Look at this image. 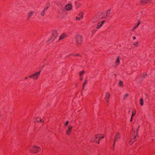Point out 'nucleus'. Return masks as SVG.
Returning <instances> with one entry per match:
<instances>
[{
    "label": "nucleus",
    "mask_w": 155,
    "mask_h": 155,
    "mask_svg": "<svg viewBox=\"0 0 155 155\" xmlns=\"http://www.w3.org/2000/svg\"><path fill=\"white\" fill-rule=\"evenodd\" d=\"M75 41L77 45H80L82 41V36L79 35H77L75 37Z\"/></svg>",
    "instance_id": "1"
},
{
    "label": "nucleus",
    "mask_w": 155,
    "mask_h": 155,
    "mask_svg": "<svg viewBox=\"0 0 155 155\" xmlns=\"http://www.w3.org/2000/svg\"><path fill=\"white\" fill-rule=\"evenodd\" d=\"M120 134L119 133L117 132L114 138V143L113 144V147H114L115 143L116 141H117V139L118 138H120Z\"/></svg>",
    "instance_id": "2"
},
{
    "label": "nucleus",
    "mask_w": 155,
    "mask_h": 155,
    "mask_svg": "<svg viewBox=\"0 0 155 155\" xmlns=\"http://www.w3.org/2000/svg\"><path fill=\"white\" fill-rule=\"evenodd\" d=\"M110 96V94L109 92H107L106 93L105 96V99L107 102H109V99Z\"/></svg>",
    "instance_id": "3"
},
{
    "label": "nucleus",
    "mask_w": 155,
    "mask_h": 155,
    "mask_svg": "<svg viewBox=\"0 0 155 155\" xmlns=\"http://www.w3.org/2000/svg\"><path fill=\"white\" fill-rule=\"evenodd\" d=\"M41 72L40 71H39L36 73L34 74L33 75V79H37L38 78V77L40 74V73Z\"/></svg>",
    "instance_id": "4"
},
{
    "label": "nucleus",
    "mask_w": 155,
    "mask_h": 155,
    "mask_svg": "<svg viewBox=\"0 0 155 155\" xmlns=\"http://www.w3.org/2000/svg\"><path fill=\"white\" fill-rule=\"evenodd\" d=\"M72 6L71 5L68 4L66 5L65 8L67 11H69L72 9Z\"/></svg>",
    "instance_id": "5"
},
{
    "label": "nucleus",
    "mask_w": 155,
    "mask_h": 155,
    "mask_svg": "<svg viewBox=\"0 0 155 155\" xmlns=\"http://www.w3.org/2000/svg\"><path fill=\"white\" fill-rule=\"evenodd\" d=\"M58 32L56 30H54L53 33L52 37V39L53 40L55 39L58 36Z\"/></svg>",
    "instance_id": "6"
},
{
    "label": "nucleus",
    "mask_w": 155,
    "mask_h": 155,
    "mask_svg": "<svg viewBox=\"0 0 155 155\" xmlns=\"http://www.w3.org/2000/svg\"><path fill=\"white\" fill-rule=\"evenodd\" d=\"M104 134H98L96 135V138H99V140L101 138H104Z\"/></svg>",
    "instance_id": "7"
},
{
    "label": "nucleus",
    "mask_w": 155,
    "mask_h": 155,
    "mask_svg": "<svg viewBox=\"0 0 155 155\" xmlns=\"http://www.w3.org/2000/svg\"><path fill=\"white\" fill-rule=\"evenodd\" d=\"M91 142H94L95 143H97L98 144L99 143V139L98 138L97 139L96 138V137H95V139L94 138H92L91 140Z\"/></svg>",
    "instance_id": "8"
},
{
    "label": "nucleus",
    "mask_w": 155,
    "mask_h": 155,
    "mask_svg": "<svg viewBox=\"0 0 155 155\" xmlns=\"http://www.w3.org/2000/svg\"><path fill=\"white\" fill-rule=\"evenodd\" d=\"M66 35L64 33H62L59 37V41L64 39L66 37Z\"/></svg>",
    "instance_id": "9"
},
{
    "label": "nucleus",
    "mask_w": 155,
    "mask_h": 155,
    "mask_svg": "<svg viewBox=\"0 0 155 155\" xmlns=\"http://www.w3.org/2000/svg\"><path fill=\"white\" fill-rule=\"evenodd\" d=\"M72 126H69L68 127V129L66 131V133L68 134H70V132L71 131V130L72 128Z\"/></svg>",
    "instance_id": "10"
},
{
    "label": "nucleus",
    "mask_w": 155,
    "mask_h": 155,
    "mask_svg": "<svg viewBox=\"0 0 155 155\" xmlns=\"http://www.w3.org/2000/svg\"><path fill=\"white\" fill-rule=\"evenodd\" d=\"M150 0H140L141 3L142 5L148 3Z\"/></svg>",
    "instance_id": "11"
},
{
    "label": "nucleus",
    "mask_w": 155,
    "mask_h": 155,
    "mask_svg": "<svg viewBox=\"0 0 155 155\" xmlns=\"http://www.w3.org/2000/svg\"><path fill=\"white\" fill-rule=\"evenodd\" d=\"M99 17L98 15H96L95 17L93 18L92 19V21L93 22H95L99 19Z\"/></svg>",
    "instance_id": "12"
},
{
    "label": "nucleus",
    "mask_w": 155,
    "mask_h": 155,
    "mask_svg": "<svg viewBox=\"0 0 155 155\" xmlns=\"http://www.w3.org/2000/svg\"><path fill=\"white\" fill-rule=\"evenodd\" d=\"M33 147L35 149H33L34 151H35V153H37L38 151L40 150V147H37L35 146H34Z\"/></svg>",
    "instance_id": "13"
},
{
    "label": "nucleus",
    "mask_w": 155,
    "mask_h": 155,
    "mask_svg": "<svg viewBox=\"0 0 155 155\" xmlns=\"http://www.w3.org/2000/svg\"><path fill=\"white\" fill-rule=\"evenodd\" d=\"M35 13L34 11H31L29 12L28 13V18H30Z\"/></svg>",
    "instance_id": "14"
},
{
    "label": "nucleus",
    "mask_w": 155,
    "mask_h": 155,
    "mask_svg": "<svg viewBox=\"0 0 155 155\" xmlns=\"http://www.w3.org/2000/svg\"><path fill=\"white\" fill-rule=\"evenodd\" d=\"M118 84L120 87H123L124 86L123 81L121 80H119Z\"/></svg>",
    "instance_id": "15"
},
{
    "label": "nucleus",
    "mask_w": 155,
    "mask_h": 155,
    "mask_svg": "<svg viewBox=\"0 0 155 155\" xmlns=\"http://www.w3.org/2000/svg\"><path fill=\"white\" fill-rule=\"evenodd\" d=\"M140 104L141 106H142L143 105V98H141L140 100Z\"/></svg>",
    "instance_id": "16"
},
{
    "label": "nucleus",
    "mask_w": 155,
    "mask_h": 155,
    "mask_svg": "<svg viewBox=\"0 0 155 155\" xmlns=\"http://www.w3.org/2000/svg\"><path fill=\"white\" fill-rule=\"evenodd\" d=\"M111 13V10L110 9H108L107 10L106 13V16H107L110 15Z\"/></svg>",
    "instance_id": "17"
},
{
    "label": "nucleus",
    "mask_w": 155,
    "mask_h": 155,
    "mask_svg": "<svg viewBox=\"0 0 155 155\" xmlns=\"http://www.w3.org/2000/svg\"><path fill=\"white\" fill-rule=\"evenodd\" d=\"M74 4L77 8H78L79 5H81V4L80 3H78L76 1H75L74 2Z\"/></svg>",
    "instance_id": "18"
},
{
    "label": "nucleus",
    "mask_w": 155,
    "mask_h": 155,
    "mask_svg": "<svg viewBox=\"0 0 155 155\" xmlns=\"http://www.w3.org/2000/svg\"><path fill=\"white\" fill-rule=\"evenodd\" d=\"M87 82V79H86L84 81V82L83 84V89H84V87L85 86V84Z\"/></svg>",
    "instance_id": "19"
},
{
    "label": "nucleus",
    "mask_w": 155,
    "mask_h": 155,
    "mask_svg": "<svg viewBox=\"0 0 155 155\" xmlns=\"http://www.w3.org/2000/svg\"><path fill=\"white\" fill-rule=\"evenodd\" d=\"M78 15L81 17V18H83V12H80L78 14Z\"/></svg>",
    "instance_id": "20"
},
{
    "label": "nucleus",
    "mask_w": 155,
    "mask_h": 155,
    "mask_svg": "<svg viewBox=\"0 0 155 155\" xmlns=\"http://www.w3.org/2000/svg\"><path fill=\"white\" fill-rule=\"evenodd\" d=\"M140 21L139 20L138 21V23L137 24V25H136L134 27V29H136L137 28V27L139 26V25L140 24Z\"/></svg>",
    "instance_id": "21"
},
{
    "label": "nucleus",
    "mask_w": 155,
    "mask_h": 155,
    "mask_svg": "<svg viewBox=\"0 0 155 155\" xmlns=\"http://www.w3.org/2000/svg\"><path fill=\"white\" fill-rule=\"evenodd\" d=\"M133 131L132 132V134L133 136H134V135H137L136 134L135 131L134 130V129H132Z\"/></svg>",
    "instance_id": "22"
},
{
    "label": "nucleus",
    "mask_w": 155,
    "mask_h": 155,
    "mask_svg": "<svg viewBox=\"0 0 155 155\" xmlns=\"http://www.w3.org/2000/svg\"><path fill=\"white\" fill-rule=\"evenodd\" d=\"M50 3L49 2H48L47 3V5H48V6H46V7H45V10H46L47 9H48V8H49V5H50Z\"/></svg>",
    "instance_id": "23"
},
{
    "label": "nucleus",
    "mask_w": 155,
    "mask_h": 155,
    "mask_svg": "<svg viewBox=\"0 0 155 155\" xmlns=\"http://www.w3.org/2000/svg\"><path fill=\"white\" fill-rule=\"evenodd\" d=\"M136 110H134L133 111L132 116H131L132 117H133V116L136 114Z\"/></svg>",
    "instance_id": "24"
},
{
    "label": "nucleus",
    "mask_w": 155,
    "mask_h": 155,
    "mask_svg": "<svg viewBox=\"0 0 155 155\" xmlns=\"http://www.w3.org/2000/svg\"><path fill=\"white\" fill-rule=\"evenodd\" d=\"M116 63H118V64L119 63H120V58H119V57H118L117 58V59L116 60Z\"/></svg>",
    "instance_id": "25"
},
{
    "label": "nucleus",
    "mask_w": 155,
    "mask_h": 155,
    "mask_svg": "<svg viewBox=\"0 0 155 155\" xmlns=\"http://www.w3.org/2000/svg\"><path fill=\"white\" fill-rule=\"evenodd\" d=\"M138 43L137 42H134L133 45H135V46H136V47H137L138 45Z\"/></svg>",
    "instance_id": "26"
},
{
    "label": "nucleus",
    "mask_w": 155,
    "mask_h": 155,
    "mask_svg": "<svg viewBox=\"0 0 155 155\" xmlns=\"http://www.w3.org/2000/svg\"><path fill=\"white\" fill-rule=\"evenodd\" d=\"M133 137V139L134 140V141H136L137 140L136 137V135H134Z\"/></svg>",
    "instance_id": "27"
},
{
    "label": "nucleus",
    "mask_w": 155,
    "mask_h": 155,
    "mask_svg": "<svg viewBox=\"0 0 155 155\" xmlns=\"http://www.w3.org/2000/svg\"><path fill=\"white\" fill-rule=\"evenodd\" d=\"M128 96H129V94H125V95L124 97V99H125V98L126 97H128Z\"/></svg>",
    "instance_id": "28"
},
{
    "label": "nucleus",
    "mask_w": 155,
    "mask_h": 155,
    "mask_svg": "<svg viewBox=\"0 0 155 155\" xmlns=\"http://www.w3.org/2000/svg\"><path fill=\"white\" fill-rule=\"evenodd\" d=\"M45 10L44 9V11H43L41 13V15H42V16H43L44 15V13H45Z\"/></svg>",
    "instance_id": "29"
},
{
    "label": "nucleus",
    "mask_w": 155,
    "mask_h": 155,
    "mask_svg": "<svg viewBox=\"0 0 155 155\" xmlns=\"http://www.w3.org/2000/svg\"><path fill=\"white\" fill-rule=\"evenodd\" d=\"M145 94L146 95V97L145 98V99H148L149 98V97L148 96V94L147 93H145Z\"/></svg>",
    "instance_id": "30"
},
{
    "label": "nucleus",
    "mask_w": 155,
    "mask_h": 155,
    "mask_svg": "<svg viewBox=\"0 0 155 155\" xmlns=\"http://www.w3.org/2000/svg\"><path fill=\"white\" fill-rule=\"evenodd\" d=\"M105 20H104V21H103L101 22V24L100 25V26H102V25L105 23Z\"/></svg>",
    "instance_id": "31"
},
{
    "label": "nucleus",
    "mask_w": 155,
    "mask_h": 155,
    "mask_svg": "<svg viewBox=\"0 0 155 155\" xmlns=\"http://www.w3.org/2000/svg\"><path fill=\"white\" fill-rule=\"evenodd\" d=\"M84 72V71H82L80 72L79 73V75H81Z\"/></svg>",
    "instance_id": "32"
},
{
    "label": "nucleus",
    "mask_w": 155,
    "mask_h": 155,
    "mask_svg": "<svg viewBox=\"0 0 155 155\" xmlns=\"http://www.w3.org/2000/svg\"><path fill=\"white\" fill-rule=\"evenodd\" d=\"M132 139L131 138L130 140V145H132L133 144V143H134V142H132Z\"/></svg>",
    "instance_id": "33"
},
{
    "label": "nucleus",
    "mask_w": 155,
    "mask_h": 155,
    "mask_svg": "<svg viewBox=\"0 0 155 155\" xmlns=\"http://www.w3.org/2000/svg\"><path fill=\"white\" fill-rule=\"evenodd\" d=\"M76 20H81V18L79 17H76Z\"/></svg>",
    "instance_id": "34"
},
{
    "label": "nucleus",
    "mask_w": 155,
    "mask_h": 155,
    "mask_svg": "<svg viewBox=\"0 0 155 155\" xmlns=\"http://www.w3.org/2000/svg\"><path fill=\"white\" fill-rule=\"evenodd\" d=\"M38 119H39V120H40V121L41 122H44V120L43 119H42L41 118H38Z\"/></svg>",
    "instance_id": "35"
},
{
    "label": "nucleus",
    "mask_w": 155,
    "mask_h": 155,
    "mask_svg": "<svg viewBox=\"0 0 155 155\" xmlns=\"http://www.w3.org/2000/svg\"><path fill=\"white\" fill-rule=\"evenodd\" d=\"M140 127V126H138V127L137 129V133H136V134H137V132H138V130H139V128Z\"/></svg>",
    "instance_id": "36"
},
{
    "label": "nucleus",
    "mask_w": 155,
    "mask_h": 155,
    "mask_svg": "<svg viewBox=\"0 0 155 155\" xmlns=\"http://www.w3.org/2000/svg\"><path fill=\"white\" fill-rule=\"evenodd\" d=\"M68 123H69V121H67L65 123V125L67 126L68 125Z\"/></svg>",
    "instance_id": "37"
},
{
    "label": "nucleus",
    "mask_w": 155,
    "mask_h": 155,
    "mask_svg": "<svg viewBox=\"0 0 155 155\" xmlns=\"http://www.w3.org/2000/svg\"><path fill=\"white\" fill-rule=\"evenodd\" d=\"M101 27V26H100V25H97V28H100Z\"/></svg>",
    "instance_id": "38"
},
{
    "label": "nucleus",
    "mask_w": 155,
    "mask_h": 155,
    "mask_svg": "<svg viewBox=\"0 0 155 155\" xmlns=\"http://www.w3.org/2000/svg\"><path fill=\"white\" fill-rule=\"evenodd\" d=\"M132 118H133V117H132L131 116V119H130V122H132V121H133Z\"/></svg>",
    "instance_id": "39"
},
{
    "label": "nucleus",
    "mask_w": 155,
    "mask_h": 155,
    "mask_svg": "<svg viewBox=\"0 0 155 155\" xmlns=\"http://www.w3.org/2000/svg\"><path fill=\"white\" fill-rule=\"evenodd\" d=\"M38 118H37V119H36V120L37 122H39L40 121V120H39V119H38Z\"/></svg>",
    "instance_id": "40"
},
{
    "label": "nucleus",
    "mask_w": 155,
    "mask_h": 155,
    "mask_svg": "<svg viewBox=\"0 0 155 155\" xmlns=\"http://www.w3.org/2000/svg\"><path fill=\"white\" fill-rule=\"evenodd\" d=\"M119 64H118V63H116V64H115V65L116 66V67H117V66Z\"/></svg>",
    "instance_id": "41"
},
{
    "label": "nucleus",
    "mask_w": 155,
    "mask_h": 155,
    "mask_svg": "<svg viewBox=\"0 0 155 155\" xmlns=\"http://www.w3.org/2000/svg\"><path fill=\"white\" fill-rule=\"evenodd\" d=\"M29 77L30 78H33V75H30L29 76Z\"/></svg>",
    "instance_id": "42"
},
{
    "label": "nucleus",
    "mask_w": 155,
    "mask_h": 155,
    "mask_svg": "<svg viewBox=\"0 0 155 155\" xmlns=\"http://www.w3.org/2000/svg\"><path fill=\"white\" fill-rule=\"evenodd\" d=\"M147 75V74H145L144 75H143V76L144 78H145L146 76Z\"/></svg>",
    "instance_id": "43"
},
{
    "label": "nucleus",
    "mask_w": 155,
    "mask_h": 155,
    "mask_svg": "<svg viewBox=\"0 0 155 155\" xmlns=\"http://www.w3.org/2000/svg\"><path fill=\"white\" fill-rule=\"evenodd\" d=\"M133 39H136V37H135L134 36H133Z\"/></svg>",
    "instance_id": "44"
},
{
    "label": "nucleus",
    "mask_w": 155,
    "mask_h": 155,
    "mask_svg": "<svg viewBox=\"0 0 155 155\" xmlns=\"http://www.w3.org/2000/svg\"><path fill=\"white\" fill-rule=\"evenodd\" d=\"M76 56H80V55L79 54H76Z\"/></svg>",
    "instance_id": "45"
},
{
    "label": "nucleus",
    "mask_w": 155,
    "mask_h": 155,
    "mask_svg": "<svg viewBox=\"0 0 155 155\" xmlns=\"http://www.w3.org/2000/svg\"><path fill=\"white\" fill-rule=\"evenodd\" d=\"M134 29V28L133 29H132V31H134V29Z\"/></svg>",
    "instance_id": "46"
},
{
    "label": "nucleus",
    "mask_w": 155,
    "mask_h": 155,
    "mask_svg": "<svg viewBox=\"0 0 155 155\" xmlns=\"http://www.w3.org/2000/svg\"><path fill=\"white\" fill-rule=\"evenodd\" d=\"M80 80H82V78H80Z\"/></svg>",
    "instance_id": "47"
},
{
    "label": "nucleus",
    "mask_w": 155,
    "mask_h": 155,
    "mask_svg": "<svg viewBox=\"0 0 155 155\" xmlns=\"http://www.w3.org/2000/svg\"><path fill=\"white\" fill-rule=\"evenodd\" d=\"M27 78H27V77H25V79H27Z\"/></svg>",
    "instance_id": "48"
},
{
    "label": "nucleus",
    "mask_w": 155,
    "mask_h": 155,
    "mask_svg": "<svg viewBox=\"0 0 155 155\" xmlns=\"http://www.w3.org/2000/svg\"><path fill=\"white\" fill-rule=\"evenodd\" d=\"M130 110H129L128 111V113H129L130 112Z\"/></svg>",
    "instance_id": "49"
}]
</instances>
